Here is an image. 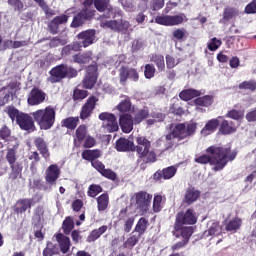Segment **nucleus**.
Masks as SVG:
<instances>
[{"mask_svg":"<svg viewBox=\"0 0 256 256\" xmlns=\"http://www.w3.org/2000/svg\"><path fill=\"white\" fill-rule=\"evenodd\" d=\"M207 154L196 156L194 161L200 165H211L212 171H222L229 161H233L237 157L236 152H231V148H223L220 146H210L206 149Z\"/></svg>","mask_w":256,"mask_h":256,"instance_id":"obj_1","label":"nucleus"},{"mask_svg":"<svg viewBox=\"0 0 256 256\" xmlns=\"http://www.w3.org/2000/svg\"><path fill=\"white\" fill-rule=\"evenodd\" d=\"M136 147L133 141L125 138H120L116 141V149L120 152L136 151L139 159L143 163H155L157 161V155L151 149V142L147 138L140 136L136 139Z\"/></svg>","mask_w":256,"mask_h":256,"instance_id":"obj_2","label":"nucleus"},{"mask_svg":"<svg viewBox=\"0 0 256 256\" xmlns=\"http://www.w3.org/2000/svg\"><path fill=\"white\" fill-rule=\"evenodd\" d=\"M56 115L57 112L55 111V108H53L52 106H47L44 109H39L32 113L34 121H36L40 129L44 131L51 129V127L55 125Z\"/></svg>","mask_w":256,"mask_h":256,"instance_id":"obj_3","label":"nucleus"},{"mask_svg":"<svg viewBox=\"0 0 256 256\" xmlns=\"http://www.w3.org/2000/svg\"><path fill=\"white\" fill-rule=\"evenodd\" d=\"M195 131H197V122L190 121L186 124H178L172 130V133L166 135V139L168 141L176 137L178 139H187V137L195 135Z\"/></svg>","mask_w":256,"mask_h":256,"instance_id":"obj_4","label":"nucleus"},{"mask_svg":"<svg viewBox=\"0 0 256 256\" xmlns=\"http://www.w3.org/2000/svg\"><path fill=\"white\" fill-rule=\"evenodd\" d=\"M50 75L51 76L48 78L50 83H59V81H61V79H65V77H77V70L62 64L53 68L50 71Z\"/></svg>","mask_w":256,"mask_h":256,"instance_id":"obj_5","label":"nucleus"},{"mask_svg":"<svg viewBox=\"0 0 256 256\" xmlns=\"http://www.w3.org/2000/svg\"><path fill=\"white\" fill-rule=\"evenodd\" d=\"M83 5L84 9L74 17L71 27H81L83 23L89 21L95 15V10L91 9L93 0H84Z\"/></svg>","mask_w":256,"mask_h":256,"instance_id":"obj_6","label":"nucleus"},{"mask_svg":"<svg viewBox=\"0 0 256 256\" xmlns=\"http://www.w3.org/2000/svg\"><path fill=\"white\" fill-rule=\"evenodd\" d=\"M155 23L158 25H163L164 27H175L181 25L184 21H187V16L183 13L178 15H159L155 18Z\"/></svg>","mask_w":256,"mask_h":256,"instance_id":"obj_7","label":"nucleus"},{"mask_svg":"<svg viewBox=\"0 0 256 256\" xmlns=\"http://www.w3.org/2000/svg\"><path fill=\"white\" fill-rule=\"evenodd\" d=\"M197 223V214L193 209H188L186 212H180L176 216L174 225L175 231H180L182 225H195Z\"/></svg>","mask_w":256,"mask_h":256,"instance_id":"obj_8","label":"nucleus"},{"mask_svg":"<svg viewBox=\"0 0 256 256\" xmlns=\"http://www.w3.org/2000/svg\"><path fill=\"white\" fill-rule=\"evenodd\" d=\"M100 121H102V127L106 133H115L119 131V123L115 114L109 112H102L99 115Z\"/></svg>","mask_w":256,"mask_h":256,"instance_id":"obj_9","label":"nucleus"},{"mask_svg":"<svg viewBox=\"0 0 256 256\" xmlns=\"http://www.w3.org/2000/svg\"><path fill=\"white\" fill-rule=\"evenodd\" d=\"M100 27L103 29H111V31H128L131 27L127 20H101Z\"/></svg>","mask_w":256,"mask_h":256,"instance_id":"obj_10","label":"nucleus"},{"mask_svg":"<svg viewBox=\"0 0 256 256\" xmlns=\"http://www.w3.org/2000/svg\"><path fill=\"white\" fill-rule=\"evenodd\" d=\"M130 79V81L137 82L139 81V72H137V69L122 66L119 69V81L120 85H126L127 80Z\"/></svg>","mask_w":256,"mask_h":256,"instance_id":"obj_11","label":"nucleus"},{"mask_svg":"<svg viewBox=\"0 0 256 256\" xmlns=\"http://www.w3.org/2000/svg\"><path fill=\"white\" fill-rule=\"evenodd\" d=\"M136 205L140 209L141 213H147L151 207V200L153 196L147 192H138L134 195Z\"/></svg>","mask_w":256,"mask_h":256,"instance_id":"obj_12","label":"nucleus"},{"mask_svg":"<svg viewBox=\"0 0 256 256\" xmlns=\"http://www.w3.org/2000/svg\"><path fill=\"white\" fill-rule=\"evenodd\" d=\"M97 83V64L90 65L87 68L86 76L83 80V87L85 89H93Z\"/></svg>","mask_w":256,"mask_h":256,"instance_id":"obj_13","label":"nucleus"},{"mask_svg":"<svg viewBox=\"0 0 256 256\" xmlns=\"http://www.w3.org/2000/svg\"><path fill=\"white\" fill-rule=\"evenodd\" d=\"M60 175H61V169H59V166H57L56 164L50 165L46 169V176H45L46 184L49 185L50 187L57 185V179H59Z\"/></svg>","mask_w":256,"mask_h":256,"instance_id":"obj_14","label":"nucleus"},{"mask_svg":"<svg viewBox=\"0 0 256 256\" xmlns=\"http://www.w3.org/2000/svg\"><path fill=\"white\" fill-rule=\"evenodd\" d=\"M8 145L6 161H8L9 165H13L15 164V161H17V149H19V140H17V138H11Z\"/></svg>","mask_w":256,"mask_h":256,"instance_id":"obj_15","label":"nucleus"},{"mask_svg":"<svg viewBox=\"0 0 256 256\" xmlns=\"http://www.w3.org/2000/svg\"><path fill=\"white\" fill-rule=\"evenodd\" d=\"M47 97V94L43 92L39 88H33L28 95V105L35 106V105H41L43 101H45V98Z\"/></svg>","mask_w":256,"mask_h":256,"instance_id":"obj_16","label":"nucleus"},{"mask_svg":"<svg viewBox=\"0 0 256 256\" xmlns=\"http://www.w3.org/2000/svg\"><path fill=\"white\" fill-rule=\"evenodd\" d=\"M119 124L123 133H131L133 126L136 125L135 120H133V116L130 114H121Z\"/></svg>","mask_w":256,"mask_h":256,"instance_id":"obj_17","label":"nucleus"},{"mask_svg":"<svg viewBox=\"0 0 256 256\" xmlns=\"http://www.w3.org/2000/svg\"><path fill=\"white\" fill-rule=\"evenodd\" d=\"M177 173V167L175 166H169L167 168H164L162 171H157L154 174L155 181H162V179H173L175 177V174Z\"/></svg>","mask_w":256,"mask_h":256,"instance_id":"obj_18","label":"nucleus"},{"mask_svg":"<svg viewBox=\"0 0 256 256\" xmlns=\"http://www.w3.org/2000/svg\"><path fill=\"white\" fill-rule=\"evenodd\" d=\"M207 227L208 229L203 233L204 239H207L208 237H217V235H221V225H219L218 221H209Z\"/></svg>","mask_w":256,"mask_h":256,"instance_id":"obj_19","label":"nucleus"},{"mask_svg":"<svg viewBox=\"0 0 256 256\" xmlns=\"http://www.w3.org/2000/svg\"><path fill=\"white\" fill-rule=\"evenodd\" d=\"M97 103V98L95 96H91L87 102L82 107L80 118L85 120L91 116L93 109H95V104Z\"/></svg>","mask_w":256,"mask_h":256,"instance_id":"obj_20","label":"nucleus"},{"mask_svg":"<svg viewBox=\"0 0 256 256\" xmlns=\"http://www.w3.org/2000/svg\"><path fill=\"white\" fill-rule=\"evenodd\" d=\"M78 39H81L82 42H78L81 47H89L95 43V30H87L78 34Z\"/></svg>","mask_w":256,"mask_h":256,"instance_id":"obj_21","label":"nucleus"},{"mask_svg":"<svg viewBox=\"0 0 256 256\" xmlns=\"http://www.w3.org/2000/svg\"><path fill=\"white\" fill-rule=\"evenodd\" d=\"M17 125L24 131H31L35 124L33 123V118L29 116V114L22 113L18 116V121L16 122Z\"/></svg>","mask_w":256,"mask_h":256,"instance_id":"obj_22","label":"nucleus"},{"mask_svg":"<svg viewBox=\"0 0 256 256\" xmlns=\"http://www.w3.org/2000/svg\"><path fill=\"white\" fill-rule=\"evenodd\" d=\"M68 19L67 15L55 17L48 25L50 33L57 35V33H59V26L63 25V23H67Z\"/></svg>","mask_w":256,"mask_h":256,"instance_id":"obj_23","label":"nucleus"},{"mask_svg":"<svg viewBox=\"0 0 256 256\" xmlns=\"http://www.w3.org/2000/svg\"><path fill=\"white\" fill-rule=\"evenodd\" d=\"M194 103L196 105V111H199L200 113L205 112V109L203 107H211L213 105V96H203L199 97L194 100Z\"/></svg>","mask_w":256,"mask_h":256,"instance_id":"obj_24","label":"nucleus"},{"mask_svg":"<svg viewBox=\"0 0 256 256\" xmlns=\"http://www.w3.org/2000/svg\"><path fill=\"white\" fill-rule=\"evenodd\" d=\"M55 237L57 243L59 244L61 253H68L69 249H71V240L69 237L63 235L62 233L56 234Z\"/></svg>","mask_w":256,"mask_h":256,"instance_id":"obj_25","label":"nucleus"},{"mask_svg":"<svg viewBox=\"0 0 256 256\" xmlns=\"http://www.w3.org/2000/svg\"><path fill=\"white\" fill-rule=\"evenodd\" d=\"M219 119H223V117H218V119L209 120L204 128L201 130V135L207 137V135H211V133H215L217 131V127H219Z\"/></svg>","mask_w":256,"mask_h":256,"instance_id":"obj_26","label":"nucleus"},{"mask_svg":"<svg viewBox=\"0 0 256 256\" xmlns=\"http://www.w3.org/2000/svg\"><path fill=\"white\" fill-rule=\"evenodd\" d=\"M201 195V192L199 190L190 187L186 190L184 195V203H187V205H192V203H195L197 199H199Z\"/></svg>","mask_w":256,"mask_h":256,"instance_id":"obj_27","label":"nucleus"},{"mask_svg":"<svg viewBox=\"0 0 256 256\" xmlns=\"http://www.w3.org/2000/svg\"><path fill=\"white\" fill-rule=\"evenodd\" d=\"M94 7L100 13L104 11H109V13H117L115 9L111 7L110 0H93Z\"/></svg>","mask_w":256,"mask_h":256,"instance_id":"obj_28","label":"nucleus"},{"mask_svg":"<svg viewBox=\"0 0 256 256\" xmlns=\"http://www.w3.org/2000/svg\"><path fill=\"white\" fill-rule=\"evenodd\" d=\"M33 205V199L24 198L18 200L16 204V213H25V211L31 209Z\"/></svg>","mask_w":256,"mask_h":256,"instance_id":"obj_29","label":"nucleus"},{"mask_svg":"<svg viewBox=\"0 0 256 256\" xmlns=\"http://www.w3.org/2000/svg\"><path fill=\"white\" fill-rule=\"evenodd\" d=\"M220 131L223 135H230V133L237 131V125L233 121L224 120L220 125Z\"/></svg>","mask_w":256,"mask_h":256,"instance_id":"obj_30","label":"nucleus"},{"mask_svg":"<svg viewBox=\"0 0 256 256\" xmlns=\"http://www.w3.org/2000/svg\"><path fill=\"white\" fill-rule=\"evenodd\" d=\"M107 229H109L107 227V225H103L98 229H94L89 236L87 237V242L88 243H93L95 241H97V239H99V237H101V235H103L104 233L107 232Z\"/></svg>","mask_w":256,"mask_h":256,"instance_id":"obj_31","label":"nucleus"},{"mask_svg":"<svg viewBox=\"0 0 256 256\" xmlns=\"http://www.w3.org/2000/svg\"><path fill=\"white\" fill-rule=\"evenodd\" d=\"M201 95V92L195 89H187L182 92H180L179 97L182 99V101H191V99L195 97H199Z\"/></svg>","mask_w":256,"mask_h":256,"instance_id":"obj_32","label":"nucleus"},{"mask_svg":"<svg viewBox=\"0 0 256 256\" xmlns=\"http://www.w3.org/2000/svg\"><path fill=\"white\" fill-rule=\"evenodd\" d=\"M179 232H180V235L183 237V240L188 243L191 235H193V227L191 226L185 227L182 225L180 230L174 231L175 237H179Z\"/></svg>","mask_w":256,"mask_h":256,"instance_id":"obj_33","label":"nucleus"},{"mask_svg":"<svg viewBox=\"0 0 256 256\" xmlns=\"http://www.w3.org/2000/svg\"><path fill=\"white\" fill-rule=\"evenodd\" d=\"M87 135V126L86 125H80L76 129L75 138H74V145H79L83 139H85Z\"/></svg>","mask_w":256,"mask_h":256,"instance_id":"obj_34","label":"nucleus"},{"mask_svg":"<svg viewBox=\"0 0 256 256\" xmlns=\"http://www.w3.org/2000/svg\"><path fill=\"white\" fill-rule=\"evenodd\" d=\"M152 63H155L158 71H165V57L161 54H153L150 58Z\"/></svg>","mask_w":256,"mask_h":256,"instance_id":"obj_35","label":"nucleus"},{"mask_svg":"<svg viewBox=\"0 0 256 256\" xmlns=\"http://www.w3.org/2000/svg\"><path fill=\"white\" fill-rule=\"evenodd\" d=\"M241 218H232L226 223L225 229L226 231L235 232L238 231V229H241Z\"/></svg>","mask_w":256,"mask_h":256,"instance_id":"obj_36","label":"nucleus"},{"mask_svg":"<svg viewBox=\"0 0 256 256\" xmlns=\"http://www.w3.org/2000/svg\"><path fill=\"white\" fill-rule=\"evenodd\" d=\"M101 157V151L99 150H85L82 152V158L86 161H95V159H99Z\"/></svg>","mask_w":256,"mask_h":256,"instance_id":"obj_37","label":"nucleus"},{"mask_svg":"<svg viewBox=\"0 0 256 256\" xmlns=\"http://www.w3.org/2000/svg\"><path fill=\"white\" fill-rule=\"evenodd\" d=\"M35 144L41 155H43V157L47 159V157H49V150H47V144H45V140H43L42 138H37L35 140Z\"/></svg>","mask_w":256,"mask_h":256,"instance_id":"obj_38","label":"nucleus"},{"mask_svg":"<svg viewBox=\"0 0 256 256\" xmlns=\"http://www.w3.org/2000/svg\"><path fill=\"white\" fill-rule=\"evenodd\" d=\"M98 203V211H105L107 207L109 206V195L108 194H102L97 198Z\"/></svg>","mask_w":256,"mask_h":256,"instance_id":"obj_39","label":"nucleus"},{"mask_svg":"<svg viewBox=\"0 0 256 256\" xmlns=\"http://www.w3.org/2000/svg\"><path fill=\"white\" fill-rule=\"evenodd\" d=\"M11 167V173L9 175V179H12V181H15L18 177H21V171H23V168L18 163L10 164Z\"/></svg>","mask_w":256,"mask_h":256,"instance_id":"obj_40","label":"nucleus"},{"mask_svg":"<svg viewBox=\"0 0 256 256\" xmlns=\"http://www.w3.org/2000/svg\"><path fill=\"white\" fill-rule=\"evenodd\" d=\"M75 227V222L73 221L72 217H67L62 225V229L63 232L65 233V235H69V233H71V231H73Z\"/></svg>","mask_w":256,"mask_h":256,"instance_id":"obj_41","label":"nucleus"},{"mask_svg":"<svg viewBox=\"0 0 256 256\" xmlns=\"http://www.w3.org/2000/svg\"><path fill=\"white\" fill-rule=\"evenodd\" d=\"M63 127L66 129H75L79 125V117H69L62 121Z\"/></svg>","mask_w":256,"mask_h":256,"instance_id":"obj_42","label":"nucleus"},{"mask_svg":"<svg viewBox=\"0 0 256 256\" xmlns=\"http://www.w3.org/2000/svg\"><path fill=\"white\" fill-rule=\"evenodd\" d=\"M117 109L120 113H129V111H131V100L129 98L122 100L117 105Z\"/></svg>","mask_w":256,"mask_h":256,"instance_id":"obj_43","label":"nucleus"},{"mask_svg":"<svg viewBox=\"0 0 256 256\" xmlns=\"http://www.w3.org/2000/svg\"><path fill=\"white\" fill-rule=\"evenodd\" d=\"M237 15H239V10L235 8H225L223 12V19L225 21H230V19L237 17Z\"/></svg>","mask_w":256,"mask_h":256,"instance_id":"obj_44","label":"nucleus"},{"mask_svg":"<svg viewBox=\"0 0 256 256\" xmlns=\"http://www.w3.org/2000/svg\"><path fill=\"white\" fill-rule=\"evenodd\" d=\"M135 231L138 235H143L145 231H147V219L140 218L135 227Z\"/></svg>","mask_w":256,"mask_h":256,"instance_id":"obj_45","label":"nucleus"},{"mask_svg":"<svg viewBox=\"0 0 256 256\" xmlns=\"http://www.w3.org/2000/svg\"><path fill=\"white\" fill-rule=\"evenodd\" d=\"M73 59L74 63H89L91 61V52L74 55Z\"/></svg>","mask_w":256,"mask_h":256,"instance_id":"obj_46","label":"nucleus"},{"mask_svg":"<svg viewBox=\"0 0 256 256\" xmlns=\"http://www.w3.org/2000/svg\"><path fill=\"white\" fill-rule=\"evenodd\" d=\"M81 49V44L79 42H74L71 45L65 46L62 49V55H71V51H79Z\"/></svg>","mask_w":256,"mask_h":256,"instance_id":"obj_47","label":"nucleus"},{"mask_svg":"<svg viewBox=\"0 0 256 256\" xmlns=\"http://www.w3.org/2000/svg\"><path fill=\"white\" fill-rule=\"evenodd\" d=\"M162 203H163V196L155 195L153 200V211L155 213H159V211L163 209Z\"/></svg>","mask_w":256,"mask_h":256,"instance_id":"obj_48","label":"nucleus"},{"mask_svg":"<svg viewBox=\"0 0 256 256\" xmlns=\"http://www.w3.org/2000/svg\"><path fill=\"white\" fill-rule=\"evenodd\" d=\"M149 115V110L147 109H141L137 112L134 118V123L139 125L143 119H147V116Z\"/></svg>","mask_w":256,"mask_h":256,"instance_id":"obj_49","label":"nucleus"},{"mask_svg":"<svg viewBox=\"0 0 256 256\" xmlns=\"http://www.w3.org/2000/svg\"><path fill=\"white\" fill-rule=\"evenodd\" d=\"M57 255V248L53 242H48L46 248L43 250V256Z\"/></svg>","mask_w":256,"mask_h":256,"instance_id":"obj_50","label":"nucleus"},{"mask_svg":"<svg viewBox=\"0 0 256 256\" xmlns=\"http://www.w3.org/2000/svg\"><path fill=\"white\" fill-rule=\"evenodd\" d=\"M155 66L153 64H146L144 70V76L146 79H153L155 77Z\"/></svg>","mask_w":256,"mask_h":256,"instance_id":"obj_51","label":"nucleus"},{"mask_svg":"<svg viewBox=\"0 0 256 256\" xmlns=\"http://www.w3.org/2000/svg\"><path fill=\"white\" fill-rule=\"evenodd\" d=\"M7 114L12 121L16 120V122H17V121H19V117L21 116L22 113L19 112V110H17V108H15V107H8Z\"/></svg>","mask_w":256,"mask_h":256,"instance_id":"obj_52","label":"nucleus"},{"mask_svg":"<svg viewBox=\"0 0 256 256\" xmlns=\"http://www.w3.org/2000/svg\"><path fill=\"white\" fill-rule=\"evenodd\" d=\"M179 65V58H175L171 55H166V66L168 69H173Z\"/></svg>","mask_w":256,"mask_h":256,"instance_id":"obj_53","label":"nucleus"},{"mask_svg":"<svg viewBox=\"0 0 256 256\" xmlns=\"http://www.w3.org/2000/svg\"><path fill=\"white\" fill-rule=\"evenodd\" d=\"M141 235L139 234H133L132 236H130L127 241L125 242V246L126 247H135L137 245V243H139V239H140Z\"/></svg>","mask_w":256,"mask_h":256,"instance_id":"obj_54","label":"nucleus"},{"mask_svg":"<svg viewBox=\"0 0 256 256\" xmlns=\"http://www.w3.org/2000/svg\"><path fill=\"white\" fill-rule=\"evenodd\" d=\"M222 41L217 38H212L210 42L208 43V49L209 51H217L222 45Z\"/></svg>","mask_w":256,"mask_h":256,"instance_id":"obj_55","label":"nucleus"},{"mask_svg":"<svg viewBox=\"0 0 256 256\" xmlns=\"http://www.w3.org/2000/svg\"><path fill=\"white\" fill-rule=\"evenodd\" d=\"M8 5L14 9V11H23L24 4L21 0H8Z\"/></svg>","mask_w":256,"mask_h":256,"instance_id":"obj_56","label":"nucleus"},{"mask_svg":"<svg viewBox=\"0 0 256 256\" xmlns=\"http://www.w3.org/2000/svg\"><path fill=\"white\" fill-rule=\"evenodd\" d=\"M244 113L239 110H231L226 114V117L230 119H234L235 121H239V119H243Z\"/></svg>","mask_w":256,"mask_h":256,"instance_id":"obj_57","label":"nucleus"},{"mask_svg":"<svg viewBox=\"0 0 256 256\" xmlns=\"http://www.w3.org/2000/svg\"><path fill=\"white\" fill-rule=\"evenodd\" d=\"M103 188L99 185H91L88 189V196L89 197H97L98 193H101Z\"/></svg>","mask_w":256,"mask_h":256,"instance_id":"obj_58","label":"nucleus"},{"mask_svg":"<svg viewBox=\"0 0 256 256\" xmlns=\"http://www.w3.org/2000/svg\"><path fill=\"white\" fill-rule=\"evenodd\" d=\"M87 90H81L79 88H76L74 90V94H73V97H74V100L75 101H78L79 99H85L87 97Z\"/></svg>","mask_w":256,"mask_h":256,"instance_id":"obj_59","label":"nucleus"},{"mask_svg":"<svg viewBox=\"0 0 256 256\" xmlns=\"http://www.w3.org/2000/svg\"><path fill=\"white\" fill-rule=\"evenodd\" d=\"M165 6V0H152L150 8L152 11H159Z\"/></svg>","mask_w":256,"mask_h":256,"instance_id":"obj_60","label":"nucleus"},{"mask_svg":"<svg viewBox=\"0 0 256 256\" xmlns=\"http://www.w3.org/2000/svg\"><path fill=\"white\" fill-rule=\"evenodd\" d=\"M239 89H247L248 91H255L256 83L255 81H246L239 85Z\"/></svg>","mask_w":256,"mask_h":256,"instance_id":"obj_61","label":"nucleus"},{"mask_svg":"<svg viewBox=\"0 0 256 256\" xmlns=\"http://www.w3.org/2000/svg\"><path fill=\"white\" fill-rule=\"evenodd\" d=\"M11 135V131L9 130V128L7 127H3L0 130V139H3L4 141H11V139H14L13 137L9 138V136Z\"/></svg>","mask_w":256,"mask_h":256,"instance_id":"obj_62","label":"nucleus"},{"mask_svg":"<svg viewBox=\"0 0 256 256\" xmlns=\"http://www.w3.org/2000/svg\"><path fill=\"white\" fill-rule=\"evenodd\" d=\"M101 175L106 177V179H110L111 181H115L117 179V174L113 172L111 169H105L102 171Z\"/></svg>","mask_w":256,"mask_h":256,"instance_id":"obj_63","label":"nucleus"},{"mask_svg":"<svg viewBox=\"0 0 256 256\" xmlns=\"http://www.w3.org/2000/svg\"><path fill=\"white\" fill-rule=\"evenodd\" d=\"M245 13H247V15H253L256 13V0H253L245 7Z\"/></svg>","mask_w":256,"mask_h":256,"instance_id":"obj_64","label":"nucleus"}]
</instances>
